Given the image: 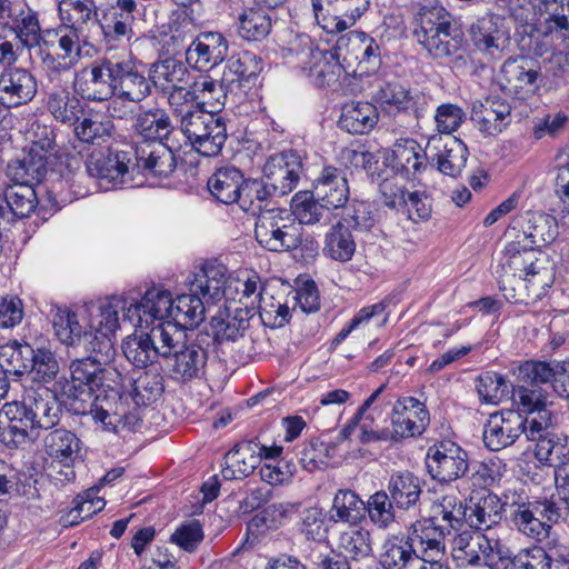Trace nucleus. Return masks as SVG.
<instances>
[{"instance_id":"f257e3e1","label":"nucleus","mask_w":569,"mask_h":569,"mask_svg":"<svg viewBox=\"0 0 569 569\" xmlns=\"http://www.w3.org/2000/svg\"><path fill=\"white\" fill-rule=\"evenodd\" d=\"M73 88L82 99L91 102L120 96L141 103L152 91L150 77L134 60L116 56L99 57L76 72Z\"/></svg>"},{"instance_id":"f03ea898","label":"nucleus","mask_w":569,"mask_h":569,"mask_svg":"<svg viewBox=\"0 0 569 569\" xmlns=\"http://www.w3.org/2000/svg\"><path fill=\"white\" fill-rule=\"evenodd\" d=\"M8 420L0 429V442L10 450L34 442L40 430L54 428L61 417V405L48 388L40 387L28 392L22 401L7 402L2 407Z\"/></svg>"},{"instance_id":"7ed1b4c3","label":"nucleus","mask_w":569,"mask_h":569,"mask_svg":"<svg viewBox=\"0 0 569 569\" xmlns=\"http://www.w3.org/2000/svg\"><path fill=\"white\" fill-rule=\"evenodd\" d=\"M227 282L223 266L208 264L188 282L189 292L172 298L171 320L179 330L193 329L204 320V303L220 300Z\"/></svg>"},{"instance_id":"20e7f679","label":"nucleus","mask_w":569,"mask_h":569,"mask_svg":"<svg viewBox=\"0 0 569 569\" xmlns=\"http://www.w3.org/2000/svg\"><path fill=\"white\" fill-rule=\"evenodd\" d=\"M452 559L460 568L486 566L509 569L515 563L511 550L498 538L463 530L452 541Z\"/></svg>"},{"instance_id":"39448f33","label":"nucleus","mask_w":569,"mask_h":569,"mask_svg":"<svg viewBox=\"0 0 569 569\" xmlns=\"http://www.w3.org/2000/svg\"><path fill=\"white\" fill-rule=\"evenodd\" d=\"M413 33L435 59L447 58L461 47L462 33L453 27L451 13L441 6L421 8Z\"/></svg>"},{"instance_id":"423d86ee","label":"nucleus","mask_w":569,"mask_h":569,"mask_svg":"<svg viewBox=\"0 0 569 569\" xmlns=\"http://www.w3.org/2000/svg\"><path fill=\"white\" fill-rule=\"evenodd\" d=\"M505 505L511 508L510 517L517 529L523 535L539 539L548 533L551 523L566 519L565 508L556 503V498L525 500L516 492L505 495Z\"/></svg>"},{"instance_id":"0eeeda50","label":"nucleus","mask_w":569,"mask_h":569,"mask_svg":"<svg viewBox=\"0 0 569 569\" xmlns=\"http://www.w3.org/2000/svg\"><path fill=\"white\" fill-rule=\"evenodd\" d=\"M191 148L204 157L218 156L228 138L226 120L216 113L194 111L173 116Z\"/></svg>"},{"instance_id":"6e6552de","label":"nucleus","mask_w":569,"mask_h":569,"mask_svg":"<svg viewBox=\"0 0 569 569\" xmlns=\"http://www.w3.org/2000/svg\"><path fill=\"white\" fill-rule=\"evenodd\" d=\"M181 338L182 330L174 325L157 323L149 332L128 337L122 343V351L133 366L146 368L156 363L160 357L164 359Z\"/></svg>"},{"instance_id":"1a4fd4ad","label":"nucleus","mask_w":569,"mask_h":569,"mask_svg":"<svg viewBox=\"0 0 569 569\" xmlns=\"http://www.w3.org/2000/svg\"><path fill=\"white\" fill-rule=\"evenodd\" d=\"M129 308L130 299L123 295L111 296L88 308L89 328L92 331L89 347L91 353L103 355L106 358L114 357L112 337L120 326V313H122V320H128L124 313Z\"/></svg>"},{"instance_id":"9d476101","label":"nucleus","mask_w":569,"mask_h":569,"mask_svg":"<svg viewBox=\"0 0 569 569\" xmlns=\"http://www.w3.org/2000/svg\"><path fill=\"white\" fill-rule=\"evenodd\" d=\"M301 230L290 212L279 207L261 211L254 224L257 241L267 250L274 252L299 248L302 244Z\"/></svg>"},{"instance_id":"9b49d317","label":"nucleus","mask_w":569,"mask_h":569,"mask_svg":"<svg viewBox=\"0 0 569 569\" xmlns=\"http://www.w3.org/2000/svg\"><path fill=\"white\" fill-rule=\"evenodd\" d=\"M76 358L70 361L69 371L74 392L72 397L100 391L104 387H119L121 373L110 365L113 358H106L103 355Z\"/></svg>"},{"instance_id":"f8f14e48","label":"nucleus","mask_w":569,"mask_h":569,"mask_svg":"<svg viewBox=\"0 0 569 569\" xmlns=\"http://www.w3.org/2000/svg\"><path fill=\"white\" fill-rule=\"evenodd\" d=\"M150 82L167 97L172 116L181 113L190 82L186 64L176 58L157 60L150 67Z\"/></svg>"},{"instance_id":"ddd939ff","label":"nucleus","mask_w":569,"mask_h":569,"mask_svg":"<svg viewBox=\"0 0 569 569\" xmlns=\"http://www.w3.org/2000/svg\"><path fill=\"white\" fill-rule=\"evenodd\" d=\"M51 33L50 30L47 31ZM58 39V52L40 51V61L49 83L59 80L61 73L73 69L81 59V38L84 32L59 24L52 30Z\"/></svg>"},{"instance_id":"4468645a","label":"nucleus","mask_w":569,"mask_h":569,"mask_svg":"<svg viewBox=\"0 0 569 569\" xmlns=\"http://www.w3.org/2000/svg\"><path fill=\"white\" fill-rule=\"evenodd\" d=\"M100 390L91 405L92 419L100 423L103 430L113 432L136 427L140 417L130 410L128 398L120 395L118 387H104Z\"/></svg>"},{"instance_id":"2eb2a0df","label":"nucleus","mask_w":569,"mask_h":569,"mask_svg":"<svg viewBox=\"0 0 569 569\" xmlns=\"http://www.w3.org/2000/svg\"><path fill=\"white\" fill-rule=\"evenodd\" d=\"M471 41L488 61L501 60L510 48V36L505 19L488 12L478 18L470 27Z\"/></svg>"},{"instance_id":"dca6fc26","label":"nucleus","mask_w":569,"mask_h":569,"mask_svg":"<svg viewBox=\"0 0 569 569\" xmlns=\"http://www.w3.org/2000/svg\"><path fill=\"white\" fill-rule=\"evenodd\" d=\"M426 465L432 479L450 483L461 479L469 470V457L456 442L443 440L429 447Z\"/></svg>"},{"instance_id":"f3484780","label":"nucleus","mask_w":569,"mask_h":569,"mask_svg":"<svg viewBox=\"0 0 569 569\" xmlns=\"http://www.w3.org/2000/svg\"><path fill=\"white\" fill-rule=\"evenodd\" d=\"M311 4L318 26L336 33L352 27L368 9L369 0H312Z\"/></svg>"},{"instance_id":"a211bd4d","label":"nucleus","mask_w":569,"mask_h":569,"mask_svg":"<svg viewBox=\"0 0 569 569\" xmlns=\"http://www.w3.org/2000/svg\"><path fill=\"white\" fill-rule=\"evenodd\" d=\"M186 332L177 347L164 356L166 366L170 377L179 382H189L200 379L204 375L208 360L207 351L197 343H186Z\"/></svg>"},{"instance_id":"6ab92c4d","label":"nucleus","mask_w":569,"mask_h":569,"mask_svg":"<svg viewBox=\"0 0 569 569\" xmlns=\"http://www.w3.org/2000/svg\"><path fill=\"white\" fill-rule=\"evenodd\" d=\"M130 308L124 318L138 328L154 326V322H167L171 319L172 296L169 291L152 287L148 289L140 300L130 298Z\"/></svg>"},{"instance_id":"aec40b11","label":"nucleus","mask_w":569,"mask_h":569,"mask_svg":"<svg viewBox=\"0 0 569 569\" xmlns=\"http://www.w3.org/2000/svg\"><path fill=\"white\" fill-rule=\"evenodd\" d=\"M390 420V440H399L422 435L429 426L430 416L419 399L402 397L393 403Z\"/></svg>"},{"instance_id":"412c9836","label":"nucleus","mask_w":569,"mask_h":569,"mask_svg":"<svg viewBox=\"0 0 569 569\" xmlns=\"http://www.w3.org/2000/svg\"><path fill=\"white\" fill-rule=\"evenodd\" d=\"M131 161L129 151L93 152L86 161V170L90 177L98 179L101 183H111L117 187L133 180L134 171L130 166Z\"/></svg>"},{"instance_id":"4be33fe9","label":"nucleus","mask_w":569,"mask_h":569,"mask_svg":"<svg viewBox=\"0 0 569 569\" xmlns=\"http://www.w3.org/2000/svg\"><path fill=\"white\" fill-rule=\"evenodd\" d=\"M428 162L441 173L458 177L468 159L467 146L453 136L431 134L427 141Z\"/></svg>"},{"instance_id":"5701e85b","label":"nucleus","mask_w":569,"mask_h":569,"mask_svg":"<svg viewBox=\"0 0 569 569\" xmlns=\"http://www.w3.org/2000/svg\"><path fill=\"white\" fill-rule=\"evenodd\" d=\"M188 93L180 114L204 111L203 107H209V112L216 113L228 102L232 103V94L224 87L222 78L218 81L207 74L199 76L188 87Z\"/></svg>"},{"instance_id":"b1692460","label":"nucleus","mask_w":569,"mask_h":569,"mask_svg":"<svg viewBox=\"0 0 569 569\" xmlns=\"http://www.w3.org/2000/svg\"><path fill=\"white\" fill-rule=\"evenodd\" d=\"M538 460L553 468L556 503L569 515V438L542 442Z\"/></svg>"},{"instance_id":"393cba45","label":"nucleus","mask_w":569,"mask_h":569,"mask_svg":"<svg viewBox=\"0 0 569 569\" xmlns=\"http://www.w3.org/2000/svg\"><path fill=\"white\" fill-rule=\"evenodd\" d=\"M261 71V60L253 53L232 56L222 72L223 84L232 94V103L241 102L256 84Z\"/></svg>"},{"instance_id":"a878e982","label":"nucleus","mask_w":569,"mask_h":569,"mask_svg":"<svg viewBox=\"0 0 569 569\" xmlns=\"http://www.w3.org/2000/svg\"><path fill=\"white\" fill-rule=\"evenodd\" d=\"M302 169V157L297 151H283L266 162L264 180L277 196H284L297 187Z\"/></svg>"},{"instance_id":"bb28decb","label":"nucleus","mask_w":569,"mask_h":569,"mask_svg":"<svg viewBox=\"0 0 569 569\" xmlns=\"http://www.w3.org/2000/svg\"><path fill=\"white\" fill-rule=\"evenodd\" d=\"M38 92L36 76L27 68H6L0 73V102L8 109L29 103Z\"/></svg>"},{"instance_id":"cd10ccee","label":"nucleus","mask_w":569,"mask_h":569,"mask_svg":"<svg viewBox=\"0 0 569 569\" xmlns=\"http://www.w3.org/2000/svg\"><path fill=\"white\" fill-rule=\"evenodd\" d=\"M228 41L220 32H201L186 50V61L198 71H209L228 54Z\"/></svg>"},{"instance_id":"c85d7f7f","label":"nucleus","mask_w":569,"mask_h":569,"mask_svg":"<svg viewBox=\"0 0 569 569\" xmlns=\"http://www.w3.org/2000/svg\"><path fill=\"white\" fill-rule=\"evenodd\" d=\"M452 531L429 518L416 520L408 528V539L421 559H443L446 537Z\"/></svg>"},{"instance_id":"c756f323","label":"nucleus","mask_w":569,"mask_h":569,"mask_svg":"<svg viewBox=\"0 0 569 569\" xmlns=\"http://www.w3.org/2000/svg\"><path fill=\"white\" fill-rule=\"evenodd\" d=\"M523 417L516 410H501L490 415L483 428V442L491 451L513 445L523 432Z\"/></svg>"},{"instance_id":"7c9ffc66","label":"nucleus","mask_w":569,"mask_h":569,"mask_svg":"<svg viewBox=\"0 0 569 569\" xmlns=\"http://www.w3.org/2000/svg\"><path fill=\"white\" fill-rule=\"evenodd\" d=\"M303 43L308 47L306 56L309 58L303 70L307 71L310 81L318 88L337 83L341 73L346 72V67L335 47L330 50L312 48L309 39H305Z\"/></svg>"},{"instance_id":"2f4dec72","label":"nucleus","mask_w":569,"mask_h":569,"mask_svg":"<svg viewBox=\"0 0 569 569\" xmlns=\"http://www.w3.org/2000/svg\"><path fill=\"white\" fill-rule=\"evenodd\" d=\"M136 8L134 0H117L116 4L100 9L96 26L109 41L130 40L133 36L132 24Z\"/></svg>"},{"instance_id":"473e14b6","label":"nucleus","mask_w":569,"mask_h":569,"mask_svg":"<svg viewBox=\"0 0 569 569\" xmlns=\"http://www.w3.org/2000/svg\"><path fill=\"white\" fill-rule=\"evenodd\" d=\"M42 441L46 453L67 469L64 480L68 482L73 480L76 472L72 466L81 458V440L72 431L57 428L49 431Z\"/></svg>"},{"instance_id":"72a5a7b5","label":"nucleus","mask_w":569,"mask_h":569,"mask_svg":"<svg viewBox=\"0 0 569 569\" xmlns=\"http://www.w3.org/2000/svg\"><path fill=\"white\" fill-rule=\"evenodd\" d=\"M471 120L480 132L495 137L509 126L511 108L506 100L499 97H487L483 101L473 102Z\"/></svg>"},{"instance_id":"f704fd0d","label":"nucleus","mask_w":569,"mask_h":569,"mask_svg":"<svg viewBox=\"0 0 569 569\" xmlns=\"http://www.w3.org/2000/svg\"><path fill=\"white\" fill-rule=\"evenodd\" d=\"M316 199L329 211L343 208L350 196L349 183L342 172L335 167H325L312 183Z\"/></svg>"},{"instance_id":"c9c22d12","label":"nucleus","mask_w":569,"mask_h":569,"mask_svg":"<svg viewBox=\"0 0 569 569\" xmlns=\"http://www.w3.org/2000/svg\"><path fill=\"white\" fill-rule=\"evenodd\" d=\"M134 159L132 171H141L147 177L167 178L176 169L173 151L164 142L138 147Z\"/></svg>"},{"instance_id":"e433bc0d","label":"nucleus","mask_w":569,"mask_h":569,"mask_svg":"<svg viewBox=\"0 0 569 569\" xmlns=\"http://www.w3.org/2000/svg\"><path fill=\"white\" fill-rule=\"evenodd\" d=\"M505 501L491 492L479 497H471L470 505H466L465 521L476 532L488 531L499 525L502 519Z\"/></svg>"},{"instance_id":"4c0bfd02","label":"nucleus","mask_w":569,"mask_h":569,"mask_svg":"<svg viewBox=\"0 0 569 569\" xmlns=\"http://www.w3.org/2000/svg\"><path fill=\"white\" fill-rule=\"evenodd\" d=\"M259 443L253 440L237 443L224 456L221 475L226 480L243 479L250 476L260 463Z\"/></svg>"},{"instance_id":"58836bf2","label":"nucleus","mask_w":569,"mask_h":569,"mask_svg":"<svg viewBox=\"0 0 569 569\" xmlns=\"http://www.w3.org/2000/svg\"><path fill=\"white\" fill-rule=\"evenodd\" d=\"M515 223L521 228L517 240H527V246L539 248L553 241L558 234V226L549 214L527 211L516 219Z\"/></svg>"},{"instance_id":"ea45409f","label":"nucleus","mask_w":569,"mask_h":569,"mask_svg":"<svg viewBox=\"0 0 569 569\" xmlns=\"http://www.w3.org/2000/svg\"><path fill=\"white\" fill-rule=\"evenodd\" d=\"M427 162V147L423 150L416 140L401 139L395 143L391 166L402 178L415 179L426 169Z\"/></svg>"},{"instance_id":"a19ab883","label":"nucleus","mask_w":569,"mask_h":569,"mask_svg":"<svg viewBox=\"0 0 569 569\" xmlns=\"http://www.w3.org/2000/svg\"><path fill=\"white\" fill-rule=\"evenodd\" d=\"M46 109L56 121L69 127L76 126L84 112L82 101L68 87L48 90Z\"/></svg>"},{"instance_id":"79ce46f5","label":"nucleus","mask_w":569,"mask_h":569,"mask_svg":"<svg viewBox=\"0 0 569 569\" xmlns=\"http://www.w3.org/2000/svg\"><path fill=\"white\" fill-rule=\"evenodd\" d=\"M38 204L37 193L31 184H12L0 196V221L12 217H29Z\"/></svg>"},{"instance_id":"37998d69","label":"nucleus","mask_w":569,"mask_h":569,"mask_svg":"<svg viewBox=\"0 0 569 569\" xmlns=\"http://www.w3.org/2000/svg\"><path fill=\"white\" fill-rule=\"evenodd\" d=\"M133 131L147 143L163 142L172 132L169 114L161 108H151L137 113Z\"/></svg>"},{"instance_id":"c03bdc74","label":"nucleus","mask_w":569,"mask_h":569,"mask_svg":"<svg viewBox=\"0 0 569 569\" xmlns=\"http://www.w3.org/2000/svg\"><path fill=\"white\" fill-rule=\"evenodd\" d=\"M48 157L29 150L21 158L11 160L6 174L14 184H31L40 182L47 173Z\"/></svg>"},{"instance_id":"a18cd8bd","label":"nucleus","mask_w":569,"mask_h":569,"mask_svg":"<svg viewBox=\"0 0 569 569\" xmlns=\"http://www.w3.org/2000/svg\"><path fill=\"white\" fill-rule=\"evenodd\" d=\"M378 122L377 108L363 101H350L342 106L339 127L352 134H365Z\"/></svg>"},{"instance_id":"49530a36","label":"nucleus","mask_w":569,"mask_h":569,"mask_svg":"<svg viewBox=\"0 0 569 569\" xmlns=\"http://www.w3.org/2000/svg\"><path fill=\"white\" fill-rule=\"evenodd\" d=\"M252 318L248 315V311L238 310L233 308L232 303H229L226 306L224 313L211 319L210 325L214 341L223 343L243 337Z\"/></svg>"},{"instance_id":"de8ad7c7","label":"nucleus","mask_w":569,"mask_h":569,"mask_svg":"<svg viewBox=\"0 0 569 569\" xmlns=\"http://www.w3.org/2000/svg\"><path fill=\"white\" fill-rule=\"evenodd\" d=\"M99 11L96 0H67L58 6L60 24L83 32L97 24Z\"/></svg>"},{"instance_id":"09e8293b","label":"nucleus","mask_w":569,"mask_h":569,"mask_svg":"<svg viewBox=\"0 0 569 569\" xmlns=\"http://www.w3.org/2000/svg\"><path fill=\"white\" fill-rule=\"evenodd\" d=\"M388 495L398 509L413 508L421 496L420 480L410 471L393 472L387 483Z\"/></svg>"},{"instance_id":"8fccbe9b","label":"nucleus","mask_w":569,"mask_h":569,"mask_svg":"<svg viewBox=\"0 0 569 569\" xmlns=\"http://www.w3.org/2000/svg\"><path fill=\"white\" fill-rule=\"evenodd\" d=\"M243 174L236 167L218 169L207 182L211 196L221 203L231 204L239 200Z\"/></svg>"},{"instance_id":"3c124183","label":"nucleus","mask_w":569,"mask_h":569,"mask_svg":"<svg viewBox=\"0 0 569 569\" xmlns=\"http://www.w3.org/2000/svg\"><path fill=\"white\" fill-rule=\"evenodd\" d=\"M53 328L58 339L71 347L82 346L84 351L90 352V339H92V331H83L79 323L78 317L69 309H58L53 316Z\"/></svg>"},{"instance_id":"603ef678","label":"nucleus","mask_w":569,"mask_h":569,"mask_svg":"<svg viewBox=\"0 0 569 569\" xmlns=\"http://www.w3.org/2000/svg\"><path fill=\"white\" fill-rule=\"evenodd\" d=\"M418 562L420 556L408 538L393 537L385 541L379 559L382 569H415Z\"/></svg>"},{"instance_id":"864d4df0","label":"nucleus","mask_w":569,"mask_h":569,"mask_svg":"<svg viewBox=\"0 0 569 569\" xmlns=\"http://www.w3.org/2000/svg\"><path fill=\"white\" fill-rule=\"evenodd\" d=\"M537 252L533 248L521 244V240L513 241L506 247L501 269L503 273H515L521 278L535 277L539 273L536 266Z\"/></svg>"},{"instance_id":"5fc2aeb1","label":"nucleus","mask_w":569,"mask_h":569,"mask_svg":"<svg viewBox=\"0 0 569 569\" xmlns=\"http://www.w3.org/2000/svg\"><path fill=\"white\" fill-rule=\"evenodd\" d=\"M431 513L428 517L451 531H458L466 518V503L456 493H448L437 498L431 505Z\"/></svg>"},{"instance_id":"6e6d98bb","label":"nucleus","mask_w":569,"mask_h":569,"mask_svg":"<svg viewBox=\"0 0 569 569\" xmlns=\"http://www.w3.org/2000/svg\"><path fill=\"white\" fill-rule=\"evenodd\" d=\"M16 37L27 48H33L40 44L41 28L38 14L26 4L13 6L10 24L8 26Z\"/></svg>"},{"instance_id":"4d7b16f0","label":"nucleus","mask_w":569,"mask_h":569,"mask_svg":"<svg viewBox=\"0 0 569 569\" xmlns=\"http://www.w3.org/2000/svg\"><path fill=\"white\" fill-rule=\"evenodd\" d=\"M290 214L297 219L300 224H316L321 221H330V211L322 206V202L316 199L312 191H299L290 201Z\"/></svg>"},{"instance_id":"13d9d810","label":"nucleus","mask_w":569,"mask_h":569,"mask_svg":"<svg viewBox=\"0 0 569 569\" xmlns=\"http://www.w3.org/2000/svg\"><path fill=\"white\" fill-rule=\"evenodd\" d=\"M271 30L272 18L270 13L262 9L244 8L238 17V33L246 41H263Z\"/></svg>"},{"instance_id":"bf43d9fd","label":"nucleus","mask_w":569,"mask_h":569,"mask_svg":"<svg viewBox=\"0 0 569 569\" xmlns=\"http://www.w3.org/2000/svg\"><path fill=\"white\" fill-rule=\"evenodd\" d=\"M337 547L339 553L360 563L370 560L373 551L370 532L357 527L342 531Z\"/></svg>"},{"instance_id":"052dcab7","label":"nucleus","mask_w":569,"mask_h":569,"mask_svg":"<svg viewBox=\"0 0 569 569\" xmlns=\"http://www.w3.org/2000/svg\"><path fill=\"white\" fill-rule=\"evenodd\" d=\"M34 349L27 342L10 341L0 348V366L6 373L28 375Z\"/></svg>"},{"instance_id":"680f3d73","label":"nucleus","mask_w":569,"mask_h":569,"mask_svg":"<svg viewBox=\"0 0 569 569\" xmlns=\"http://www.w3.org/2000/svg\"><path fill=\"white\" fill-rule=\"evenodd\" d=\"M271 197L278 196L264 179H249L243 180L237 203L243 211L258 217L261 211L270 209L267 206Z\"/></svg>"},{"instance_id":"e2e57ef3","label":"nucleus","mask_w":569,"mask_h":569,"mask_svg":"<svg viewBox=\"0 0 569 569\" xmlns=\"http://www.w3.org/2000/svg\"><path fill=\"white\" fill-rule=\"evenodd\" d=\"M365 502L352 490H339L329 511L330 520L335 522L357 523L363 518Z\"/></svg>"},{"instance_id":"0e129e2a","label":"nucleus","mask_w":569,"mask_h":569,"mask_svg":"<svg viewBox=\"0 0 569 569\" xmlns=\"http://www.w3.org/2000/svg\"><path fill=\"white\" fill-rule=\"evenodd\" d=\"M343 222H337L326 233L323 252L333 260L346 262L351 260L356 251V241Z\"/></svg>"},{"instance_id":"69168bd1","label":"nucleus","mask_w":569,"mask_h":569,"mask_svg":"<svg viewBox=\"0 0 569 569\" xmlns=\"http://www.w3.org/2000/svg\"><path fill=\"white\" fill-rule=\"evenodd\" d=\"M502 79L509 90L517 92L528 86H532L538 72L531 68V60L525 57L509 58L501 68Z\"/></svg>"},{"instance_id":"338daca9","label":"nucleus","mask_w":569,"mask_h":569,"mask_svg":"<svg viewBox=\"0 0 569 569\" xmlns=\"http://www.w3.org/2000/svg\"><path fill=\"white\" fill-rule=\"evenodd\" d=\"M163 378L157 371H144L133 379L130 397L136 406H149L163 393Z\"/></svg>"},{"instance_id":"774afa93","label":"nucleus","mask_w":569,"mask_h":569,"mask_svg":"<svg viewBox=\"0 0 569 569\" xmlns=\"http://www.w3.org/2000/svg\"><path fill=\"white\" fill-rule=\"evenodd\" d=\"M343 213L338 222H343L348 231L368 233L376 224V214L372 206L367 201L352 200L343 207Z\"/></svg>"}]
</instances>
